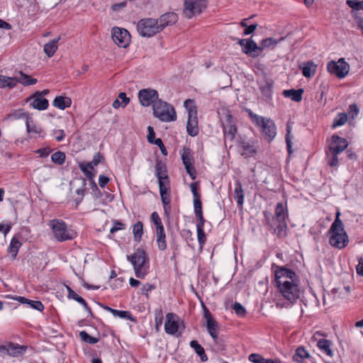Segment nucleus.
Returning a JSON list of instances; mask_svg holds the SVG:
<instances>
[{
  "label": "nucleus",
  "mask_w": 363,
  "mask_h": 363,
  "mask_svg": "<svg viewBox=\"0 0 363 363\" xmlns=\"http://www.w3.org/2000/svg\"><path fill=\"white\" fill-rule=\"evenodd\" d=\"M347 4L352 9L357 11L363 10V1L347 0Z\"/></svg>",
  "instance_id": "49"
},
{
  "label": "nucleus",
  "mask_w": 363,
  "mask_h": 363,
  "mask_svg": "<svg viewBox=\"0 0 363 363\" xmlns=\"http://www.w3.org/2000/svg\"><path fill=\"white\" fill-rule=\"evenodd\" d=\"M249 116L252 123L261 128L266 140L272 141L275 138L277 128L272 119L258 116L251 111H249Z\"/></svg>",
  "instance_id": "3"
},
{
  "label": "nucleus",
  "mask_w": 363,
  "mask_h": 363,
  "mask_svg": "<svg viewBox=\"0 0 363 363\" xmlns=\"http://www.w3.org/2000/svg\"><path fill=\"white\" fill-rule=\"evenodd\" d=\"M25 116L24 113L21 110L14 111L7 116V118L11 120H16L21 118Z\"/></svg>",
  "instance_id": "54"
},
{
  "label": "nucleus",
  "mask_w": 363,
  "mask_h": 363,
  "mask_svg": "<svg viewBox=\"0 0 363 363\" xmlns=\"http://www.w3.org/2000/svg\"><path fill=\"white\" fill-rule=\"evenodd\" d=\"M51 151L52 150L50 147H46L37 150L35 152L38 154L40 157H46L49 155Z\"/></svg>",
  "instance_id": "57"
},
{
  "label": "nucleus",
  "mask_w": 363,
  "mask_h": 363,
  "mask_svg": "<svg viewBox=\"0 0 363 363\" xmlns=\"http://www.w3.org/2000/svg\"><path fill=\"white\" fill-rule=\"evenodd\" d=\"M189 345L194 350L198 356H199L202 362H206L208 360V357L205 353L203 347L200 344H199L196 340H191Z\"/></svg>",
  "instance_id": "31"
},
{
  "label": "nucleus",
  "mask_w": 363,
  "mask_h": 363,
  "mask_svg": "<svg viewBox=\"0 0 363 363\" xmlns=\"http://www.w3.org/2000/svg\"><path fill=\"white\" fill-rule=\"evenodd\" d=\"M317 346L320 351L324 352L328 356L330 357L333 356V352L330 348L331 342L330 340L325 339H320L317 342Z\"/></svg>",
  "instance_id": "28"
},
{
  "label": "nucleus",
  "mask_w": 363,
  "mask_h": 363,
  "mask_svg": "<svg viewBox=\"0 0 363 363\" xmlns=\"http://www.w3.org/2000/svg\"><path fill=\"white\" fill-rule=\"evenodd\" d=\"M133 233L135 241L139 242L143 234V225L141 221H138L133 227Z\"/></svg>",
  "instance_id": "42"
},
{
  "label": "nucleus",
  "mask_w": 363,
  "mask_h": 363,
  "mask_svg": "<svg viewBox=\"0 0 363 363\" xmlns=\"http://www.w3.org/2000/svg\"><path fill=\"white\" fill-rule=\"evenodd\" d=\"M30 100V105L35 109L45 110L48 106V101L41 94H37L34 99Z\"/></svg>",
  "instance_id": "22"
},
{
  "label": "nucleus",
  "mask_w": 363,
  "mask_h": 363,
  "mask_svg": "<svg viewBox=\"0 0 363 363\" xmlns=\"http://www.w3.org/2000/svg\"><path fill=\"white\" fill-rule=\"evenodd\" d=\"M21 242L16 238H13L8 247V252L11 255L13 259L16 257Z\"/></svg>",
  "instance_id": "33"
},
{
  "label": "nucleus",
  "mask_w": 363,
  "mask_h": 363,
  "mask_svg": "<svg viewBox=\"0 0 363 363\" xmlns=\"http://www.w3.org/2000/svg\"><path fill=\"white\" fill-rule=\"evenodd\" d=\"M157 26V21L155 18L141 19L137 25L138 30L140 35L143 37H152L160 33Z\"/></svg>",
  "instance_id": "8"
},
{
  "label": "nucleus",
  "mask_w": 363,
  "mask_h": 363,
  "mask_svg": "<svg viewBox=\"0 0 363 363\" xmlns=\"http://www.w3.org/2000/svg\"><path fill=\"white\" fill-rule=\"evenodd\" d=\"M277 220H286L287 216L286 210L281 203H278L275 209Z\"/></svg>",
  "instance_id": "41"
},
{
  "label": "nucleus",
  "mask_w": 363,
  "mask_h": 363,
  "mask_svg": "<svg viewBox=\"0 0 363 363\" xmlns=\"http://www.w3.org/2000/svg\"><path fill=\"white\" fill-rule=\"evenodd\" d=\"M357 273L363 277V259L359 261V264L356 267Z\"/></svg>",
  "instance_id": "64"
},
{
  "label": "nucleus",
  "mask_w": 363,
  "mask_h": 363,
  "mask_svg": "<svg viewBox=\"0 0 363 363\" xmlns=\"http://www.w3.org/2000/svg\"><path fill=\"white\" fill-rule=\"evenodd\" d=\"M14 79L16 81V84L20 83L24 86L33 85L38 82L36 79L32 78L29 75L25 74L22 72H20L18 76L14 77Z\"/></svg>",
  "instance_id": "27"
},
{
  "label": "nucleus",
  "mask_w": 363,
  "mask_h": 363,
  "mask_svg": "<svg viewBox=\"0 0 363 363\" xmlns=\"http://www.w3.org/2000/svg\"><path fill=\"white\" fill-rule=\"evenodd\" d=\"M164 330L169 335H176L177 337L181 335L182 333H179V317L176 314L169 313L166 315Z\"/></svg>",
  "instance_id": "12"
},
{
  "label": "nucleus",
  "mask_w": 363,
  "mask_h": 363,
  "mask_svg": "<svg viewBox=\"0 0 363 363\" xmlns=\"http://www.w3.org/2000/svg\"><path fill=\"white\" fill-rule=\"evenodd\" d=\"M234 199L237 202L238 208H242L244 203V191L240 182L237 181L235 184Z\"/></svg>",
  "instance_id": "24"
},
{
  "label": "nucleus",
  "mask_w": 363,
  "mask_h": 363,
  "mask_svg": "<svg viewBox=\"0 0 363 363\" xmlns=\"http://www.w3.org/2000/svg\"><path fill=\"white\" fill-rule=\"evenodd\" d=\"M138 98L140 102L143 106H148L151 104L153 105L158 101V93L156 90L152 89H143L139 91Z\"/></svg>",
  "instance_id": "13"
},
{
  "label": "nucleus",
  "mask_w": 363,
  "mask_h": 363,
  "mask_svg": "<svg viewBox=\"0 0 363 363\" xmlns=\"http://www.w3.org/2000/svg\"><path fill=\"white\" fill-rule=\"evenodd\" d=\"M194 213L196 216L199 215H201L202 213V205L200 198H197L194 199Z\"/></svg>",
  "instance_id": "52"
},
{
  "label": "nucleus",
  "mask_w": 363,
  "mask_h": 363,
  "mask_svg": "<svg viewBox=\"0 0 363 363\" xmlns=\"http://www.w3.org/2000/svg\"><path fill=\"white\" fill-rule=\"evenodd\" d=\"M16 86V81L14 77H9L4 75H0V88L12 89Z\"/></svg>",
  "instance_id": "36"
},
{
  "label": "nucleus",
  "mask_w": 363,
  "mask_h": 363,
  "mask_svg": "<svg viewBox=\"0 0 363 363\" xmlns=\"http://www.w3.org/2000/svg\"><path fill=\"white\" fill-rule=\"evenodd\" d=\"M340 152V138L337 135H333L328 140V148L325 150L328 164L331 167L337 169L338 155Z\"/></svg>",
  "instance_id": "6"
},
{
  "label": "nucleus",
  "mask_w": 363,
  "mask_h": 363,
  "mask_svg": "<svg viewBox=\"0 0 363 363\" xmlns=\"http://www.w3.org/2000/svg\"><path fill=\"white\" fill-rule=\"evenodd\" d=\"M167 184L160 182L159 188H160V194L162 199V202L163 204H169L170 203V198L167 194L168 187L166 186Z\"/></svg>",
  "instance_id": "40"
},
{
  "label": "nucleus",
  "mask_w": 363,
  "mask_h": 363,
  "mask_svg": "<svg viewBox=\"0 0 363 363\" xmlns=\"http://www.w3.org/2000/svg\"><path fill=\"white\" fill-rule=\"evenodd\" d=\"M153 115L162 122H171L177 120L174 108L162 100L157 101L152 105Z\"/></svg>",
  "instance_id": "5"
},
{
  "label": "nucleus",
  "mask_w": 363,
  "mask_h": 363,
  "mask_svg": "<svg viewBox=\"0 0 363 363\" xmlns=\"http://www.w3.org/2000/svg\"><path fill=\"white\" fill-rule=\"evenodd\" d=\"M26 347L15 343H9L5 345L0 346V351L6 353L13 357H17L23 354L26 350Z\"/></svg>",
  "instance_id": "15"
},
{
  "label": "nucleus",
  "mask_w": 363,
  "mask_h": 363,
  "mask_svg": "<svg viewBox=\"0 0 363 363\" xmlns=\"http://www.w3.org/2000/svg\"><path fill=\"white\" fill-rule=\"evenodd\" d=\"M127 259L132 264L135 276L143 279L149 270V260L145 252L140 248L137 249L131 255H127Z\"/></svg>",
  "instance_id": "2"
},
{
  "label": "nucleus",
  "mask_w": 363,
  "mask_h": 363,
  "mask_svg": "<svg viewBox=\"0 0 363 363\" xmlns=\"http://www.w3.org/2000/svg\"><path fill=\"white\" fill-rule=\"evenodd\" d=\"M237 128L230 115L227 117V122L223 125V133L225 140L233 141L235 139Z\"/></svg>",
  "instance_id": "16"
},
{
  "label": "nucleus",
  "mask_w": 363,
  "mask_h": 363,
  "mask_svg": "<svg viewBox=\"0 0 363 363\" xmlns=\"http://www.w3.org/2000/svg\"><path fill=\"white\" fill-rule=\"evenodd\" d=\"M240 146L242 150V155L245 157H252L257 153V147L254 143L242 141Z\"/></svg>",
  "instance_id": "23"
},
{
  "label": "nucleus",
  "mask_w": 363,
  "mask_h": 363,
  "mask_svg": "<svg viewBox=\"0 0 363 363\" xmlns=\"http://www.w3.org/2000/svg\"><path fill=\"white\" fill-rule=\"evenodd\" d=\"M157 21V26L159 27L160 32L166 26L174 24L177 21V16L174 13H167L162 15Z\"/></svg>",
  "instance_id": "17"
},
{
  "label": "nucleus",
  "mask_w": 363,
  "mask_h": 363,
  "mask_svg": "<svg viewBox=\"0 0 363 363\" xmlns=\"http://www.w3.org/2000/svg\"><path fill=\"white\" fill-rule=\"evenodd\" d=\"M257 26H258L257 23H252V24L249 25L248 26H247L245 28V30L243 31V35H248L252 34L255 30V29L257 28Z\"/></svg>",
  "instance_id": "58"
},
{
  "label": "nucleus",
  "mask_w": 363,
  "mask_h": 363,
  "mask_svg": "<svg viewBox=\"0 0 363 363\" xmlns=\"http://www.w3.org/2000/svg\"><path fill=\"white\" fill-rule=\"evenodd\" d=\"M70 298L74 299V301H77L79 303H80L84 308L90 314L92 315L91 308L88 306L86 301L79 296L78 294L74 293L72 295V297Z\"/></svg>",
  "instance_id": "46"
},
{
  "label": "nucleus",
  "mask_w": 363,
  "mask_h": 363,
  "mask_svg": "<svg viewBox=\"0 0 363 363\" xmlns=\"http://www.w3.org/2000/svg\"><path fill=\"white\" fill-rule=\"evenodd\" d=\"M155 330L158 332L163 323V313L161 309L156 310L155 313Z\"/></svg>",
  "instance_id": "44"
},
{
  "label": "nucleus",
  "mask_w": 363,
  "mask_h": 363,
  "mask_svg": "<svg viewBox=\"0 0 363 363\" xmlns=\"http://www.w3.org/2000/svg\"><path fill=\"white\" fill-rule=\"evenodd\" d=\"M303 89H288L284 90L283 94L285 97L290 98L292 101L299 102L302 100Z\"/></svg>",
  "instance_id": "26"
},
{
  "label": "nucleus",
  "mask_w": 363,
  "mask_h": 363,
  "mask_svg": "<svg viewBox=\"0 0 363 363\" xmlns=\"http://www.w3.org/2000/svg\"><path fill=\"white\" fill-rule=\"evenodd\" d=\"M340 211L337 210L336 218L328 231L327 235L331 246L340 248Z\"/></svg>",
  "instance_id": "9"
},
{
  "label": "nucleus",
  "mask_w": 363,
  "mask_h": 363,
  "mask_svg": "<svg viewBox=\"0 0 363 363\" xmlns=\"http://www.w3.org/2000/svg\"><path fill=\"white\" fill-rule=\"evenodd\" d=\"M350 72V65L342 57V78H344Z\"/></svg>",
  "instance_id": "59"
},
{
  "label": "nucleus",
  "mask_w": 363,
  "mask_h": 363,
  "mask_svg": "<svg viewBox=\"0 0 363 363\" xmlns=\"http://www.w3.org/2000/svg\"><path fill=\"white\" fill-rule=\"evenodd\" d=\"M60 39V37L55 38L44 45V52L48 57H50L55 53Z\"/></svg>",
  "instance_id": "29"
},
{
  "label": "nucleus",
  "mask_w": 363,
  "mask_h": 363,
  "mask_svg": "<svg viewBox=\"0 0 363 363\" xmlns=\"http://www.w3.org/2000/svg\"><path fill=\"white\" fill-rule=\"evenodd\" d=\"M233 308L238 316L244 317L246 314L245 308L240 303L235 302L233 306Z\"/></svg>",
  "instance_id": "48"
},
{
  "label": "nucleus",
  "mask_w": 363,
  "mask_h": 363,
  "mask_svg": "<svg viewBox=\"0 0 363 363\" xmlns=\"http://www.w3.org/2000/svg\"><path fill=\"white\" fill-rule=\"evenodd\" d=\"M109 182V179L104 176L101 174L99 177V184L101 188H104Z\"/></svg>",
  "instance_id": "63"
},
{
  "label": "nucleus",
  "mask_w": 363,
  "mask_h": 363,
  "mask_svg": "<svg viewBox=\"0 0 363 363\" xmlns=\"http://www.w3.org/2000/svg\"><path fill=\"white\" fill-rule=\"evenodd\" d=\"M27 305H28L30 308L35 309L38 311H43L44 309L43 304L39 301L30 300Z\"/></svg>",
  "instance_id": "51"
},
{
  "label": "nucleus",
  "mask_w": 363,
  "mask_h": 363,
  "mask_svg": "<svg viewBox=\"0 0 363 363\" xmlns=\"http://www.w3.org/2000/svg\"><path fill=\"white\" fill-rule=\"evenodd\" d=\"M316 71V65L313 62H307L302 69L303 75L306 77H311Z\"/></svg>",
  "instance_id": "38"
},
{
  "label": "nucleus",
  "mask_w": 363,
  "mask_h": 363,
  "mask_svg": "<svg viewBox=\"0 0 363 363\" xmlns=\"http://www.w3.org/2000/svg\"><path fill=\"white\" fill-rule=\"evenodd\" d=\"M197 230V237H198V241L200 244H202L205 241V233L203 232V230L199 228Z\"/></svg>",
  "instance_id": "61"
},
{
  "label": "nucleus",
  "mask_w": 363,
  "mask_h": 363,
  "mask_svg": "<svg viewBox=\"0 0 363 363\" xmlns=\"http://www.w3.org/2000/svg\"><path fill=\"white\" fill-rule=\"evenodd\" d=\"M80 167H81L82 171L86 174V176L91 179V185L93 193L96 197H98L99 194H100V191L98 189L96 184L93 180L94 174L91 172L92 169L87 167L86 164L85 165H81Z\"/></svg>",
  "instance_id": "25"
},
{
  "label": "nucleus",
  "mask_w": 363,
  "mask_h": 363,
  "mask_svg": "<svg viewBox=\"0 0 363 363\" xmlns=\"http://www.w3.org/2000/svg\"><path fill=\"white\" fill-rule=\"evenodd\" d=\"M165 238L164 230L162 231L160 229V232H156V241L160 250H164L167 248Z\"/></svg>",
  "instance_id": "39"
},
{
  "label": "nucleus",
  "mask_w": 363,
  "mask_h": 363,
  "mask_svg": "<svg viewBox=\"0 0 363 363\" xmlns=\"http://www.w3.org/2000/svg\"><path fill=\"white\" fill-rule=\"evenodd\" d=\"M124 228H125L124 224H123L122 223H121L119 221H114L113 225L110 230V233L111 234H113L116 232H117L118 230H123Z\"/></svg>",
  "instance_id": "56"
},
{
  "label": "nucleus",
  "mask_w": 363,
  "mask_h": 363,
  "mask_svg": "<svg viewBox=\"0 0 363 363\" xmlns=\"http://www.w3.org/2000/svg\"><path fill=\"white\" fill-rule=\"evenodd\" d=\"M191 191L194 196V199H196L197 198H200V195L197 191V184L196 182L191 183L190 184Z\"/></svg>",
  "instance_id": "60"
},
{
  "label": "nucleus",
  "mask_w": 363,
  "mask_h": 363,
  "mask_svg": "<svg viewBox=\"0 0 363 363\" xmlns=\"http://www.w3.org/2000/svg\"><path fill=\"white\" fill-rule=\"evenodd\" d=\"M359 110L355 104L350 105L347 113H342V125L347 121H349L350 125H353V120L358 116Z\"/></svg>",
  "instance_id": "19"
},
{
  "label": "nucleus",
  "mask_w": 363,
  "mask_h": 363,
  "mask_svg": "<svg viewBox=\"0 0 363 363\" xmlns=\"http://www.w3.org/2000/svg\"><path fill=\"white\" fill-rule=\"evenodd\" d=\"M102 308L111 313L114 317H118L121 319L130 320L131 321H135V318L132 315L131 313L128 311H118L113 309L108 306H101Z\"/></svg>",
  "instance_id": "20"
},
{
  "label": "nucleus",
  "mask_w": 363,
  "mask_h": 363,
  "mask_svg": "<svg viewBox=\"0 0 363 363\" xmlns=\"http://www.w3.org/2000/svg\"><path fill=\"white\" fill-rule=\"evenodd\" d=\"M51 160L55 164L61 165L65 161V154L62 152L57 151L51 155Z\"/></svg>",
  "instance_id": "43"
},
{
  "label": "nucleus",
  "mask_w": 363,
  "mask_h": 363,
  "mask_svg": "<svg viewBox=\"0 0 363 363\" xmlns=\"http://www.w3.org/2000/svg\"><path fill=\"white\" fill-rule=\"evenodd\" d=\"M72 101L68 97L57 96L52 101V105L61 110L69 107L71 105Z\"/></svg>",
  "instance_id": "30"
},
{
  "label": "nucleus",
  "mask_w": 363,
  "mask_h": 363,
  "mask_svg": "<svg viewBox=\"0 0 363 363\" xmlns=\"http://www.w3.org/2000/svg\"><path fill=\"white\" fill-rule=\"evenodd\" d=\"M79 337L81 339L87 343L95 344L99 342V338L89 335L86 331H81L79 333Z\"/></svg>",
  "instance_id": "45"
},
{
  "label": "nucleus",
  "mask_w": 363,
  "mask_h": 363,
  "mask_svg": "<svg viewBox=\"0 0 363 363\" xmlns=\"http://www.w3.org/2000/svg\"><path fill=\"white\" fill-rule=\"evenodd\" d=\"M249 360L253 363H264L265 359L259 354L252 353L250 354Z\"/></svg>",
  "instance_id": "53"
},
{
  "label": "nucleus",
  "mask_w": 363,
  "mask_h": 363,
  "mask_svg": "<svg viewBox=\"0 0 363 363\" xmlns=\"http://www.w3.org/2000/svg\"><path fill=\"white\" fill-rule=\"evenodd\" d=\"M273 82L270 79H267L265 81V84L264 85H262L260 86V89L262 91V93L266 96H268L271 94V89L272 86Z\"/></svg>",
  "instance_id": "47"
},
{
  "label": "nucleus",
  "mask_w": 363,
  "mask_h": 363,
  "mask_svg": "<svg viewBox=\"0 0 363 363\" xmlns=\"http://www.w3.org/2000/svg\"><path fill=\"white\" fill-rule=\"evenodd\" d=\"M48 225L52 229L55 238L59 242L71 240L76 236V233L69 229L62 220L53 219L49 222Z\"/></svg>",
  "instance_id": "4"
},
{
  "label": "nucleus",
  "mask_w": 363,
  "mask_h": 363,
  "mask_svg": "<svg viewBox=\"0 0 363 363\" xmlns=\"http://www.w3.org/2000/svg\"><path fill=\"white\" fill-rule=\"evenodd\" d=\"M155 174L159 180V183L168 184L169 179L167 174L166 164L162 160H157L155 165Z\"/></svg>",
  "instance_id": "18"
},
{
  "label": "nucleus",
  "mask_w": 363,
  "mask_h": 363,
  "mask_svg": "<svg viewBox=\"0 0 363 363\" xmlns=\"http://www.w3.org/2000/svg\"><path fill=\"white\" fill-rule=\"evenodd\" d=\"M283 39H284L283 38H281L279 40H277L272 38H268L263 39L260 42V44L259 45V48L260 49V53L262 52V50L264 48L275 47L277 45V44L279 41L282 40Z\"/></svg>",
  "instance_id": "37"
},
{
  "label": "nucleus",
  "mask_w": 363,
  "mask_h": 363,
  "mask_svg": "<svg viewBox=\"0 0 363 363\" xmlns=\"http://www.w3.org/2000/svg\"><path fill=\"white\" fill-rule=\"evenodd\" d=\"M242 51L252 57H258L261 54L259 45L252 38L248 39V42Z\"/></svg>",
  "instance_id": "21"
},
{
  "label": "nucleus",
  "mask_w": 363,
  "mask_h": 363,
  "mask_svg": "<svg viewBox=\"0 0 363 363\" xmlns=\"http://www.w3.org/2000/svg\"><path fill=\"white\" fill-rule=\"evenodd\" d=\"M340 62V59H339L337 62L335 60H331L328 63L327 65L328 71L331 74H334L338 78H340V66L338 65Z\"/></svg>",
  "instance_id": "34"
},
{
  "label": "nucleus",
  "mask_w": 363,
  "mask_h": 363,
  "mask_svg": "<svg viewBox=\"0 0 363 363\" xmlns=\"http://www.w3.org/2000/svg\"><path fill=\"white\" fill-rule=\"evenodd\" d=\"M308 357H309L308 351L303 347L300 346L296 350L293 359L298 363H301L304 359Z\"/></svg>",
  "instance_id": "35"
},
{
  "label": "nucleus",
  "mask_w": 363,
  "mask_h": 363,
  "mask_svg": "<svg viewBox=\"0 0 363 363\" xmlns=\"http://www.w3.org/2000/svg\"><path fill=\"white\" fill-rule=\"evenodd\" d=\"M204 309V315L203 317L206 321V327L209 335L216 342L218 339V325L216 320L211 315L210 311L207 309V308L203 306Z\"/></svg>",
  "instance_id": "14"
},
{
  "label": "nucleus",
  "mask_w": 363,
  "mask_h": 363,
  "mask_svg": "<svg viewBox=\"0 0 363 363\" xmlns=\"http://www.w3.org/2000/svg\"><path fill=\"white\" fill-rule=\"evenodd\" d=\"M278 225L274 229V232L277 233V235L281 237L284 235V230L286 228V220H277Z\"/></svg>",
  "instance_id": "50"
},
{
  "label": "nucleus",
  "mask_w": 363,
  "mask_h": 363,
  "mask_svg": "<svg viewBox=\"0 0 363 363\" xmlns=\"http://www.w3.org/2000/svg\"><path fill=\"white\" fill-rule=\"evenodd\" d=\"M349 243V238L346 232L342 228V248L346 247Z\"/></svg>",
  "instance_id": "62"
},
{
  "label": "nucleus",
  "mask_w": 363,
  "mask_h": 363,
  "mask_svg": "<svg viewBox=\"0 0 363 363\" xmlns=\"http://www.w3.org/2000/svg\"><path fill=\"white\" fill-rule=\"evenodd\" d=\"M206 0H186L183 13L187 18L199 14L206 8Z\"/></svg>",
  "instance_id": "10"
},
{
  "label": "nucleus",
  "mask_w": 363,
  "mask_h": 363,
  "mask_svg": "<svg viewBox=\"0 0 363 363\" xmlns=\"http://www.w3.org/2000/svg\"><path fill=\"white\" fill-rule=\"evenodd\" d=\"M274 275L277 287L282 296L291 303L296 301L301 294L298 276L284 267H278Z\"/></svg>",
  "instance_id": "1"
},
{
  "label": "nucleus",
  "mask_w": 363,
  "mask_h": 363,
  "mask_svg": "<svg viewBox=\"0 0 363 363\" xmlns=\"http://www.w3.org/2000/svg\"><path fill=\"white\" fill-rule=\"evenodd\" d=\"M182 159L183 163L184 164L185 169H188V167L192 166L191 158L189 154L183 153L182 155Z\"/></svg>",
  "instance_id": "55"
},
{
  "label": "nucleus",
  "mask_w": 363,
  "mask_h": 363,
  "mask_svg": "<svg viewBox=\"0 0 363 363\" xmlns=\"http://www.w3.org/2000/svg\"><path fill=\"white\" fill-rule=\"evenodd\" d=\"M184 106L188 111V121L186 124V130L191 136H196L199 133L197 111L194 105V101L187 99L184 101Z\"/></svg>",
  "instance_id": "7"
},
{
  "label": "nucleus",
  "mask_w": 363,
  "mask_h": 363,
  "mask_svg": "<svg viewBox=\"0 0 363 363\" xmlns=\"http://www.w3.org/2000/svg\"><path fill=\"white\" fill-rule=\"evenodd\" d=\"M130 99L126 96L125 93L121 92L118 94V99H116L112 106L114 108H118L119 107L124 108L127 106V104L129 103Z\"/></svg>",
  "instance_id": "32"
},
{
  "label": "nucleus",
  "mask_w": 363,
  "mask_h": 363,
  "mask_svg": "<svg viewBox=\"0 0 363 363\" xmlns=\"http://www.w3.org/2000/svg\"><path fill=\"white\" fill-rule=\"evenodd\" d=\"M111 38L113 42L121 48H126L130 42V35L128 31L124 28H113Z\"/></svg>",
  "instance_id": "11"
}]
</instances>
